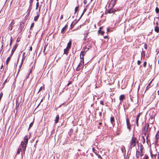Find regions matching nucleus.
<instances>
[{
    "label": "nucleus",
    "instance_id": "nucleus-1",
    "mask_svg": "<svg viewBox=\"0 0 159 159\" xmlns=\"http://www.w3.org/2000/svg\"><path fill=\"white\" fill-rule=\"evenodd\" d=\"M137 144H138V141L136 138L133 136L130 141L129 148L131 149L132 148L135 147Z\"/></svg>",
    "mask_w": 159,
    "mask_h": 159
},
{
    "label": "nucleus",
    "instance_id": "nucleus-2",
    "mask_svg": "<svg viewBox=\"0 0 159 159\" xmlns=\"http://www.w3.org/2000/svg\"><path fill=\"white\" fill-rule=\"evenodd\" d=\"M27 144L26 143H25L24 142H21V147L23 148V152L24 154L25 153Z\"/></svg>",
    "mask_w": 159,
    "mask_h": 159
},
{
    "label": "nucleus",
    "instance_id": "nucleus-3",
    "mask_svg": "<svg viewBox=\"0 0 159 159\" xmlns=\"http://www.w3.org/2000/svg\"><path fill=\"white\" fill-rule=\"evenodd\" d=\"M127 127L128 129L130 130L131 129L130 125L129 124V120L127 118L126 120Z\"/></svg>",
    "mask_w": 159,
    "mask_h": 159
},
{
    "label": "nucleus",
    "instance_id": "nucleus-4",
    "mask_svg": "<svg viewBox=\"0 0 159 159\" xmlns=\"http://www.w3.org/2000/svg\"><path fill=\"white\" fill-rule=\"evenodd\" d=\"M83 66V65L81 64V63H80L77 67L76 68V70L77 71H79L82 68Z\"/></svg>",
    "mask_w": 159,
    "mask_h": 159
},
{
    "label": "nucleus",
    "instance_id": "nucleus-5",
    "mask_svg": "<svg viewBox=\"0 0 159 159\" xmlns=\"http://www.w3.org/2000/svg\"><path fill=\"white\" fill-rule=\"evenodd\" d=\"M149 125L148 124H146L144 128V130L145 131L147 132L148 131V128L149 127Z\"/></svg>",
    "mask_w": 159,
    "mask_h": 159
},
{
    "label": "nucleus",
    "instance_id": "nucleus-6",
    "mask_svg": "<svg viewBox=\"0 0 159 159\" xmlns=\"http://www.w3.org/2000/svg\"><path fill=\"white\" fill-rule=\"evenodd\" d=\"M67 27V25H66L61 30V33H63L65 32V31L66 30V28Z\"/></svg>",
    "mask_w": 159,
    "mask_h": 159
},
{
    "label": "nucleus",
    "instance_id": "nucleus-7",
    "mask_svg": "<svg viewBox=\"0 0 159 159\" xmlns=\"http://www.w3.org/2000/svg\"><path fill=\"white\" fill-rule=\"evenodd\" d=\"M28 141V137L27 136H25L24 139V142L25 143H26V144H27Z\"/></svg>",
    "mask_w": 159,
    "mask_h": 159
},
{
    "label": "nucleus",
    "instance_id": "nucleus-8",
    "mask_svg": "<svg viewBox=\"0 0 159 159\" xmlns=\"http://www.w3.org/2000/svg\"><path fill=\"white\" fill-rule=\"evenodd\" d=\"M71 41H70L68 43L67 46L66 48L70 49V48L71 46Z\"/></svg>",
    "mask_w": 159,
    "mask_h": 159
},
{
    "label": "nucleus",
    "instance_id": "nucleus-9",
    "mask_svg": "<svg viewBox=\"0 0 159 159\" xmlns=\"http://www.w3.org/2000/svg\"><path fill=\"white\" fill-rule=\"evenodd\" d=\"M154 30L157 33H158L159 32V27L158 26H157L155 27Z\"/></svg>",
    "mask_w": 159,
    "mask_h": 159
},
{
    "label": "nucleus",
    "instance_id": "nucleus-10",
    "mask_svg": "<svg viewBox=\"0 0 159 159\" xmlns=\"http://www.w3.org/2000/svg\"><path fill=\"white\" fill-rule=\"evenodd\" d=\"M17 47V46L16 45L13 47V48H12V50L11 54H12L15 51Z\"/></svg>",
    "mask_w": 159,
    "mask_h": 159
},
{
    "label": "nucleus",
    "instance_id": "nucleus-11",
    "mask_svg": "<svg viewBox=\"0 0 159 159\" xmlns=\"http://www.w3.org/2000/svg\"><path fill=\"white\" fill-rule=\"evenodd\" d=\"M115 10L114 9H110L109 10L108 12L109 13H111L115 11Z\"/></svg>",
    "mask_w": 159,
    "mask_h": 159
},
{
    "label": "nucleus",
    "instance_id": "nucleus-12",
    "mask_svg": "<svg viewBox=\"0 0 159 159\" xmlns=\"http://www.w3.org/2000/svg\"><path fill=\"white\" fill-rule=\"evenodd\" d=\"M59 116L58 115H57V116L56 118V119L55 120V123H57L58 122L59 120Z\"/></svg>",
    "mask_w": 159,
    "mask_h": 159
},
{
    "label": "nucleus",
    "instance_id": "nucleus-13",
    "mask_svg": "<svg viewBox=\"0 0 159 159\" xmlns=\"http://www.w3.org/2000/svg\"><path fill=\"white\" fill-rule=\"evenodd\" d=\"M124 98L125 95H120L119 97V99L121 101L123 100Z\"/></svg>",
    "mask_w": 159,
    "mask_h": 159
},
{
    "label": "nucleus",
    "instance_id": "nucleus-14",
    "mask_svg": "<svg viewBox=\"0 0 159 159\" xmlns=\"http://www.w3.org/2000/svg\"><path fill=\"white\" fill-rule=\"evenodd\" d=\"M114 117H111V122L112 125H113L114 123Z\"/></svg>",
    "mask_w": 159,
    "mask_h": 159
},
{
    "label": "nucleus",
    "instance_id": "nucleus-15",
    "mask_svg": "<svg viewBox=\"0 0 159 159\" xmlns=\"http://www.w3.org/2000/svg\"><path fill=\"white\" fill-rule=\"evenodd\" d=\"M69 49L67 48H66L64 50V53L66 54V55L68 54V51Z\"/></svg>",
    "mask_w": 159,
    "mask_h": 159
},
{
    "label": "nucleus",
    "instance_id": "nucleus-16",
    "mask_svg": "<svg viewBox=\"0 0 159 159\" xmlns=\"http://www.w3.org/2000/svg\"><path fill=\"white\" fill-rule=\"evenodd\" d=\"M102 27H101L100 28V30H99L98 31V32H99V33H100L101 35H103L104 33V32L103 31H101L100 30V29H101Z\"/></svg>",
    "mask_w": 159,
    "mask_h": 159
},
{
    "label": "nucleus",
    "instance_id": "nucleus-17",
    "mask_svg": "<svg viewBox=\"0 0 159 159\" xmlns=\"http://www.w3.org/2000/svg\"><path fill=\"white\" fill-rule=\"evenodd\" d=\"M11 59V57H8L7 59V61H6V64L7 65H8V63L9 62V61H10V60Z\"/></svg>",
    "mask_w": 159,
    "mask_h": 159
},
{
    "label": "nucleus",
    "instance_id": "nucleus-18",
    "mask_svg": "<svg viewBox=\"0 0 159 159\" xmlns=\"http://www.w3.org/2000/svg\"><path fill=\"white\" fill-rule=\"evenodd\" d=\"M39 17V15L34 17V20L35 21H36L38 19Z\"/></svg>",
    "mask_w": 159,
    "mask_h": 159
},
{
    "label": "nucleus",
    "instance_id": "nucleus-19",
    "mask_svg": "<svg viewBox=\"0 0 159 159\" xmlns=\"http://www.w3.org/2000/svg\"><path fill=\"white\" fill-rule=\"evenodd\" d=\"M158 135H157V134L156 135V140L155 141V143H157V140L158 139V138H159V136H157Z\"/></svg>",
    "mask_w": 159,
    "mask_h": 159
},
{
    "label": "nucleus",
    "instance_id": "nucleus-20",
    "mask_svg": "<svg viewBox=\"0 0 159 159\" xmlns=\"http://www.w3.org/2000/svg\"><path fill=\"white\" fill-rule=\"evenodd\" d=\"M141 57H144L145 56V52L144 51H143L141 53Z\"/></svg>",
    "mask_w": 159,
    "mask_h": 159
},
{
    "label": "nucleus",
    "instance_id": "nucleus-21",
    "mask_svg": "<svg viewBox=\"0 0 159 159\" xmlns=\"http://www.w3.org/2000/svg\"><path fill=\"white\" fill-rule=\"evenodd\" d=\"M13 25L11 24H10L9 26V29L10 30H11L12 29V25Z\"/></svg>",
    "mask_w": 159,
    "mask_h": 159
},
{
    "label": "nucleus",
    "instance_id": "nucleus-22",
    "mask_svg": "<svg viewBox=\"0 0 159 159\" xmlns=\"http://www.w3.org/2000/svg\"><path fill=\"white\" fill-rule=\"evenodd\" d=\"M85 53V52H82L80 53V56H84Z\"/></svg>",
    "mask_w": 159,
    "mask_h": 159
},
{
    "label": "nucleus",
    "instance_id": "nucleus-23",
    "mask_svg": "<svg viewBox=\"0 0 159 159\" xmlns=\"http://www.w3.org/2000/svg\"><path fill=\"white\" fill-rule=\"evenodd\" d=\"M155 11H156V12L157 13H158L159 12V8L157 7H156V9H155Z\"/></svg>",
    "mask_w": 159,
    "mask_h": 159
},
{
    "label": "nucleus",
    "instance_id": "nucleus-24",
    "mask_svg": "<svg viewBox=\"0 0 159 159\" xmlns=\"http://www.w3.org/2000/svg\"><path fill=\"white\" fill-rule=\"evenodd\" d=\"M79 7H75V14L76 12L78 10Z\"/></svg>",
    "mask_w": 159,
    "mask_h": 159
},
{
    "label": "nucleus",
    "instance_id": "nucleus-25",
    "mask_svg": "<svg viewBox=\"0 0 159 159\" xmlns=\"http://www.w3.org/2000/svg\"><path fill=\"white\" fill-rule=\"evenodd\" d=\"M151 82H152L151 81L148 84V85L146 87V90L148 89H149V88H150L149 86L150 85V84H151Z\"/></svg>",
    "mask_w": 159,
    "mask_h": 159
},
{
    "label": "nucleus",
    "instance_id": "nucleus-26",
    "mask_svg": "<svg viewBox=\"0 0 159 159\" xmlns=\"http://www.w3.org/2000/svg\"><path fill=\"white\" fill-rule=\"evenodd\" d=\"M39 2H37L36 4V9H37L39 7Z\"/></svg>",
    "mask_w": 159,
    "mask_h": 159
},
{
    "label": "nucleus",
    "instance_id": "nucleus-27",
    "mask_svg": "<svg viewBox=\"0 0 159 159\" xmlns=\"http://www.w3.org/2000/svg\"><path fill=\"white\" fill-rule=\"evenodd\" d=\"M139 118H136V123L137 125V126H138V120H139Z\"/></svg>",
    "mask_w": 159,
    "mask_h": 159
},
{
    "label": "nucleus",
    "instance_id": "nucleus-28",
    "mask_svg": "<svg viewBox=\"0 0 159 159\" xmlns=\"http://www.w3.org/2000/svg\"><path fill=\"white\" fill-rule=\"evenodd\" d=\"M33 0H30V6H31L32 5V3L33 2Z\"/></svg>",
    "mask_w": 159,
    "mask_h": 159
},
{
    "label": "nucleus",
    "instance_id": "nucleus-29",
    "mask_svg": "<svg viewBox=\"0 0 159 159\" xmlns=\"http://www.w3.org/2000/svg\"><path fill=\"white\" fill-rule=\"evenodd\" d=\"M47 47V45L45 44V45H44V50H43V52H44V53L45 54H46V53H45V50H46V48Z\"/></svg>",
    "mask_w": 159,
    "mask_h": 159
},
{
    "label": "nucleus",
    "instance_id": "nucleus-30",
    "mask_svg": "<svg viewBox=\"0 0 159 159\" xmlns=\"http://www.w3.org/2000/svg\"><path fill=\"white\" fill-rule=\"evenodd\" d=\"M149 157L146 154H145V157L144 158V159H148Z\"/></svg>",
    "mask_w": 159,
    "mask_h": 159
},
{
    "label": "nucleus",
    "instance_id": "nucleus-31",
    "mask_svg": "<svg viewBox=\"0 0 159 159\" xmlns=\"http://www.w3.org/2000/svg\"><path fill=\"white\" fill-rule=\"evenodd\" d=\"M80 63H81V64H82L83 65H84V59L81 60Z\"/></svg>",
    "mask_w": 159,
    "mask_h": 159
},
{
    "label": "nucleus",
    "instance_id": "nucleus-32",
    "mask_svg": "<svg viewBox=\"0 0 159 159\" xmlns=\"http://www.w3.org/2000/svg\"><path fill=\"white\" fill-rule=\"evenodd\" d=\"M33 122H32L30 125L29 128H30V127L33 125Z\"/></svg>",
    "mask_w": 159,
    "mask_h": 159
},
{
    "label": "nucleus",
    "instance_id": "nucleus-33",
    "mask_svg": "<svg viewBox=\"0 0 159 159\" xmlns=\"http://www.w3.org/2000/svg\"><path fill=\"white\" fill-rule=\"evenodd\" d=\"M146 64H147V62H146V61H145V62L143 63V66L144 67H146Z\"/></svg>",
    "mask_w": 159,
    "mask_h": 159
},
{
    "label": "nucleus",
    "instance_id": "nucleus-34",
    "mask_svg": "<svg viewBox=\"0 0 159 159\" xmlns=\"http://www.w3.org/2000/svg\"><path fill=\"white\" fill-rule=\"evenodd\" d=\"M20 150H21V148H20L18 149V150L17 151V154H19L20 153Z\"/></svg>",
    "mask_w": 159,
    "mask_h": 159
},
{
    "label": "nucleus",
    "instance_id": "nucleus-35",
    "mask_svg": "<svg viewBox=\"0 0 159 159\" xmlns=\"http://www.w3.org/2000/svg\"><path fill=\"white\" fill-rule=\"evenodd\" d=\"M34 23H33L31 25V27H30V28L31 29L32 28H33L34 26Z\"/></svg>",
    "mask_w": 159,
    "mask_h": 159
},
{
    "label": "nucleus",
    "instance_id": "nucleus-36",
    "mask_svg": "<svg viewBox=\"0 0 159 159\" xmlns=\"http://www.w3.org/2000/svg\"><path fill=\"white\" fill-rule=\"evenodd\" d=\"M114 2H113V1H111V3H110V5L111 4H112V6L113 7L114 6Z\"/></svg>",
    "mask_w": 159,
    "mask_h": 159
},
{
    "label": "nucleus",
    "instance_id": "nucleus-37",
    "mask_svg": "<svg viewBox=\"0 0 159 159\" xmlns=\"http://www.w3.org/2000/svg\"><path fill=\"white\" fill-rule=\"evenodd\" d=\"M15 23L14 22V20H12L11 21V22L10 24L14 25V24Z\"/></svg>",
    "mask_w": 159,
    "mask_h": 159
},
{
    "label": "nucleus",
    "instance_id": "nucleus-38",
    "mask_svg": "<svg viewBox=\"0 0 159 159\" xmlns=\"http://www.w3.org/2000/svg\"><path fill=\"white\" fill-rule=\"evenodd\" d=\"M86 8L84 9L83 11V12L82 14V16L83 15V14L86 11Z\"/></svg>",
    "mask_w": 159,
    "mask_h": 159
},
{
    "label": "nucleus",
    "instance_id": "nucleus-39",
    "mask_svg": "<svg viewBox=\"0 0 159 159\" xmlns=\"http://www.w3.org/2000/svg\"><path fill=\"white\" fill-rule=\"evenodd\" d=\"M98 156V157L99 158H102L99 155H98L97 153L96 154Z\"/></svg>",
    "mask_w": 159,
    "mask_h": 159
},
{
    "label": "nucleus",
    "instance_id": "nucleus-40",
    "mask_svg": "<svg viewBox=\"0 0 159 159\" xmlns=\"http://www.w3.org/2000/svg\"><path fill=\"white\" fill-rule=\"evenodd\" d=\"M88 48H85L84 49V52H86L88 49Z\"/></svg>",
    "mask_w": 159,
    "mask_h": 159
},
{
    "label": "nucleus",
    "instance_id": "nucleus-41",
    "mask_svg": "<svg viewBox=\"0 0 159 159\" xmlns=\"http://www.w3.org/2000/svg\"><path fill=\"white\" fill-rule=\"evenodd\" d=\"M141 62L139 60H138L137 61V64L138 65H139L140 64V63H141Z\"/></svg>",
    "mask_w": 159,
    "mask_h": 159
},
{
    "label": "nucleus",
    "instance_id": "nucleus-42",
    "mask_svg": "<svg viewBox=\"0 0 159 159\" xmlns=\"http://www.w3.org/2000/svg\"><path fill=\"white\" fill-rule=\"evenodd\" d=\"M100 103L102 105H104V104H103V101H100Z\"/></svg>",
    "mask_w": 159,
    "mask_h": 159
},
{
    "label": "nucleus",
    "instance_id": "nucleus-43",
    "mask_svg": "<svg viewBox=\"0 0 159 159\" xmlns=\"http://www.w3.org/2000/svg\"><path fill=\"white\" fill-rule=\"evenodd\" d=\"M12 37H11V41H10V45H11L12 42Z\"/></svg>",
    "mask_w": 159,
    "mask_h": 159
},
{
    "label": "nucleus",
    "instance_id": "nucleus-44",
    "mask_svg": "<svg viewBox=\"0 0 159 159\" xmlns=\"http://www.w3.org/2000/svg\"><path fill=\"white\" fill-rule=\"evenodd\" d=\"M24 59H25V57H23V58L22 59V61H21V63H22V64L23 63V61L24 60Z\"/></svg>",
    "mask_w": 159,
    "mask_h": 159
},
{
    "label": "nucleus",
    "instance_id": "nucleus-45",
    "mask_svg": "<svg viewBox=\"0 0 159 159\" xmlns=\"http://www.w3.org/2000/svg\"><path fill=\"white\" fill-rule=\"evenodd\" d=\"M144 48L145 49H147V44H145V45H144Z\"/></svg>",
    "mask_w": 159,
    "mask_h": 159
},
{
    "label": "nucleus",
    "instance_id": "nucleus-46",
    "mask_svg": "<svg viewBox=\"0 0 159 159\" xmlns=\"http://www.w3.org/2000/svg\"><path fill=\"white\" fill-rule=\"evenodd\" d=\"M92 150H93V151L94 152L95 154H96V152H94V151H95V149L94 148H92Z\"/></svg>",
    "mask_w": 159,
    "mask_h": 159
},
{
    "label": "nucleus",
    "instance_id": "nucleus-47",
    "mask_svg": "<svg viewBox=\"0 0 159 159\" xmlns=\"http://www.w3.org/2000/svg\"><path fill=\"white\" fill-rule=\"evenodd\" d=\"M80 58L81 60L84 59L83 56H80Z\"/></svg>",
    "mask_w": 159,
    "mask_h": 159
},
{
    "label": "nucleus",
    "instance_id": "nucleus-48",
    "mask_svg": "<svg viewBox=\"0 0 159 159\" xmlns=\"http://www.w3.org/2000/svg\"><path fill=\"white\" fill-rule=\"evenodd\" d=\"M88 34V31H87L84 34H85L86 35H87Z\"/></svg>",
    "mask_w": 159,
    "mask_h": 159
},
{
    "label": "nucleus",
    "instance_id": "nucleus-49",
    "mask_svg": "<svg viewBox=\"0 0 159 159\" xmlns=\"http://www.w3.org/2000/svg\"><path fill=\"white\" fill-rule=\"evenodd\" d=\"M42 87H41L40 88V89H39V90L38 93L40 91H41V90H42Z\"/></svg>",
    "mask_w": 159,
    "mask_h": 159
},
{
    "label": "nucleus",
    "instance_id": "nucleus-50",
    "mask_svg": "<svg viewBox=\"0 0 159 159\" xmlns=\"http://www.w3.org/2000/svg\"><path fill=\"white\" fill-rule=\"evenodd\" d=\"M108 36H105L104 37V38L105 39H107L108 38Z\"/></svg>",
    "mask_w": 159,
    "mask_h": 159
},
{
    "label": "nucleus",
    "instance_id": "nucleus-51",
    "mask_svg": "<svg viewBox=\"0 0 159 159\" xmlns=\"http://www.w3.org/2000/svg\"><path fill=\"white\" fill-rule=\"evenodd\" d=\"M107 33H108L110 31L109 29H108V28L107 29Z\"/></svg>",
    "mask_w": 159,
    "mask_h": 159
},
{
    "label": "nucleus",
    "instance_id": "nucleus-52",
    "mask_svg": "<svg viewBox=\"0 0 159 159\" xmlns=\"http://www.w3.org/2000/svg\"><path fill=\"white\" fill-rule=\"evenodd\" d=\"M140 114H139L137 116V118H139V116H140Z\"/></svg>",
    "mask_w": 159,
    "mask_h": 159
},
{
    "label": "nucleus",
    "instance_id": "nucleus-53",
    "mask_svg": "<svg viewBox=\"0 0 159 159\" xmlns=\"http://www.w3.org/2000/svg\"><path fill=\"white\" fill-rule=\"evenodd\" d=\"M22 63H21L20 65V66H19V69H20V68H21V66H22Z\"/></svg>",
    "mask_w": 159,
    "mask_h": 159
},
{
    "label": "nucleus",
    "instance_id": "nucleus-54",
    "mask_svg": "<svg viewBox=\"0 0 159 159\" xmlns=\"http://www.w3.org/2000/svg\"><path fill=\"white\" fill-rule=\"evenodd\" d=\"M63 18V16L62 15L60 17V19H62Z\"/></svg>",
    "mask_w": 159,
    "mask_h": 159
},
{
    "label": "nucleus",
    "instance_id": "nucleus-55",
    "mask_svg": "<svg viewBox=\"0 0 159 159\" xmlns=\"http://www.w3.org/2000/svg\"><path fill=\"white\" fill-rule=\"evenodd\" d=\"M86 3H87V2L85 0L84 1V4H86Z\"/></svg>",
    "mask_w": 159,
    "mask_h": 159
},
{
    "label": "nucleus",
    "instance_id": "nucleus-56",
    "mask_svg": "<svg viewBox=\"0 0 159 159\" xmlns=\"http://www.w3.org/2000/svg\"><path fill=\"white\" fill-rule=\"evenodd\" d=\"M32 48L31 47H30V51H31L32 50Z\"/></svg>",
    "mask_w": 159,
    "mask_h": 159
},
{
    "label": "nucleus",
    "instance_id": "nucleus-57",
    "mask_svg": "<svg viewBox=\"0 0 159 159\" xmlns=\"http://www.w3.org/2000/svg\"><path fill=\"white\" fill-rule=\"evenodd\" d=\"M32 71V69H31L30 70V72H29V74H30V73H31Z\"/></svg>",
    "mask_w": 159,
    "mask_h": 159
},
{
    "label": "nucleus",
    "instance_id": "nucleus-58",
    "mask_svg": "<svg viewBox=\"0 0 159 159\" xmlns=\"http://www.w3.org/2000/svg\"><path fill=\"white\" fill-rule=\"evenodd\" d=\"M25 52H23V57H24V55H25Z\"/></svg>",
    "mask_w": 159,
    "mask_h": 159
},
{
    "label": "nucleus",
    "instance_id": "nucleus-59",
    "mask_svg": "<svg viewBox=\"0 0 159 159\" xmlns=\"http://www.w3.org/2000/svg\"><path fill=\"white\" fill-rule=\"evenodd\" d=\"M158 159H159V152L158 155Z\"/></svg>",
    "mask_w": 159,
    "mask_h": 159
},
{
    "label": "nucleus",
    "instance_id": "nucleus-60",
    "mask_svg": "<svg viewBox=\"0 0 159 159\" xmlns=\"http://www.w3.org/2000/svg\"><path fill=\"white\" fill-rule=\"evenodd\" d=\"M40 9H41V7H39V11H40Z\"/></svg>",
    "mask_w": 159,
    "mask_h": 159
},
{
    "label": "nucleus",
    "instance_id": "nucleus-61",
    "mask_svg": "<svg viewBox=\"0 0 159 159\" xmlns=\"http://www.w3.org/2000/svg\"><path fill=\"white\" fill-rule=\"evenodd\" d=\"M157 94H158V95H159V91H157Z\"/></svg>",
    "mask_w": 159,
    "mask_h": 159
},
{
    "label": "nucleus",
    "instance_id": "nucleus-62",
    "mask_svg": "<svg viewBox=\"0 0 159 159\" xmlns=\"http://www.w3.org/2000/svg\"><path fill=\"white\" fill-rule=\"evenodd\" d=\"M20 151H21V152H23V149L22 150V149H21V150H20Z\"/></svg>",
    "mask_w": 159,
    "mask_h": 159
},
{
    "label": "nucleus",
    "instance_id": "nucleus-63",
    "mask_svg": "<svg viewBox=\"0 0 159 159\" xmlns=\"http://www.w3.org/2000/svg\"><path fill=\"white\" fill-rule=\"evenodd\" d=\"M99 114L100 115H101V112H100L99 113Z\"/></svg>",
    "mask_w": 159,
    "mask_h": 159
},
{
    "label": "nucleus",
    "instance_id": "nucleus-64",
    "mask_svg": "<svg viewBox=\"0 0 159 159\" xmlns=\"http://www.w3.org/2000/svg\"><path fill=\"white\" fill-rule=\"evenodd\" d=\"M6 80L4 81V83H3V84L5 83V82H6Z\"/></svg>",
    "mask_w": 159,
    "mask_h": 159
}]
</instances>
